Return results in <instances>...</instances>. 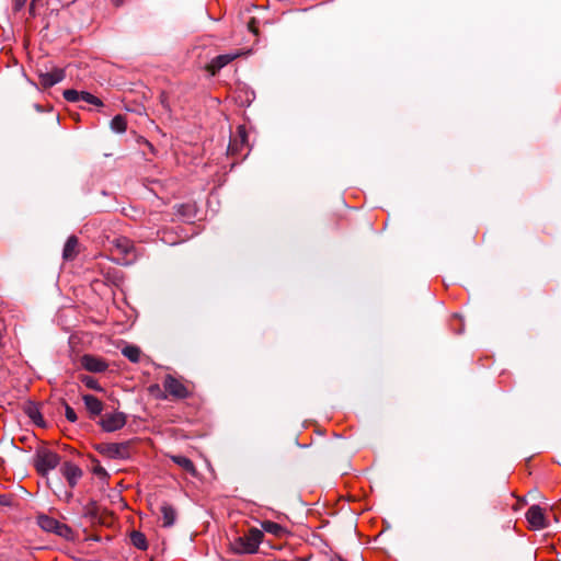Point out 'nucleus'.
Masks as SVG:
<instances>
[{
	"label": "nucleus",
	"mask_w": 561,
	"mask_h": 561,
	"mask_svg": "<svg viewBox=\"0 0 561 561\" xmlns=\"http://www.w3.org/2000/svg\"><path fill=\"white\" fill-rule=\"evenodd\" d=\"M65 416L71 423H75L78 419L75 410L67 403H65Z\"/></svg>",
	"instance_id": "a878e982"
},
{
	"label": "nucleus",
	"mask_w": 561,
	"mask_h": 561,
	"mask_svg": "<svg viewBox=\"0 0 561 561\" xmlns=\"http://www.w3.org/2000/svg\"><path fill=\"white\" fill-rule=\"evenodd\" d=\"M262 530L251 528L244 536L239 537L233 541L232 549L237 553H255L262 542Z\"/></svg>",
	"instance_id": "f03ea898"
},
{
	"label": "nucleus",
	"mask_w": 561,
	"mask_h": 561,
	"mask_svg": "<svg viewBox=\"0 0 561 561\" xmlns=\"http://www.w3.org/2000/svg\"><path fill=\"white\" fill-rule=\"evenodd\" d=\"M31 419L34 421L35 424L44 426V421L42 415L38 412H31L30 413Z\"/></svg>",
	"instance_id": "bb28decb"
},
{
	"label": "nucleus",
	"mask_w": 561,
	"mask_h": 561,
	"mask_svg": "<svg viewBox=\"0 0 561 561\" xmlns=\"http://www.w3.org/2000/svg\"><path fill=\"white\" fill-rule=\"evenodd\" d=\"M111 128L116 133H124L127 128V123L124 116L116 115L111 121Z\"/></svg>",
	"instance_id": "4be33fe9"
},
{
	"label": "nucleus",
	"mask_w": 561,
	"mask_h": 561,
	"mask_svg": "<svg viewBox=\"0 0 561 561\" xmlns=\"http://www.w3.org/2000/svg\"><path fill=\"white\" fill-rule=\"evenodd\" d=\"M108 250L113 260L121 265L133 264L138 257L134 242L126 237H116L111 240Z\"/></svg>",
	"instance_id": "f257e3e1"
},
{
	"label": "nucleus",
	"mask_w": 561,
	"mask_h": 561,
	"mask_svg": "<svg viewBox=\"0 0 561 561\" xmlns=\"http://www.w3.org/2000/svg\"><path fill=\"white\" fill-rule=\"evenodd\" d=\"M59 461V456L47 448L38 449L34 459L36 470L41 474H46L48 471L55 469Z\"/></svg>",
	"instance_id": "20e7f679"
},
{
	"label": "nucleus",
	"mask_w": 561,
	"mask_h": 561,
	"mask_svg": "<svg viewBox=\"0 0 561 561\" xmlns=\"http://www.w3.org/2000/svg\"><path fill=\"white\" fill-rule=\"evenodd\" d=\"M248 146V134L244 126H238L236 137L230 141L228 150L234 154Z\"/></svg>",
	"instance_id": "ddd939ff"
},
{
	"label": "nucleus",
	"mask_w": 561,
	"mask_h": 561,
	"mask_svg": "<svg viewBox=\"0 0 561 561\" xmlns=\"http://www.w3.org/2000/svg\"><path fill=\"white\" fill-rule=\"evenodd\" d=\"M93 471L100 478H106L108 476L106 470L103 467H101V466L94 467Z\"/></svg>",
	"instance_id": "c85d7f7f"
},
{
	"label": "nucleus",
	"mask_w": 561,
	"mask_h": 561,
	"mask_svg": "<svg viewBox=\"0 0 561 561\" xmlns=\"http://www.w3.org/2000/svg\"><path fill=\"white\" fill-rule=\"evenodd\" d=\"M164 390L176 399H185L190 394L187 387L178 378L167 375L163 380Z\"/></svg>",
	"instance_id": "423d86ee"
},
{
	"label": "nucleus",
	"mask_w": 561,
	"mask_h": 561,
	"mask_svg": "<svg viewBox=\"0 0 561 561\" xmlns=\"http://www.w3.org/2000/svg\"><path fill=\"white\" fill-rule=\"evenodd\" d=\"M126 421L123 412L105 413L100 420V425L105 432H115L123 428Z\"/></svg>",
	"instance_id": "0eeeda50"
},
{
	"label": "nucleus",
	"mask_w": 561,
	"mask_h": 561,
	"mask_svg": "<svg viewBox=\"0 0 561 561\" xmlns=\"http://www.w3.org/2000/svg\"><path fill=\"white\" fill-rule=\"evenodd\" d=\"M124 1H125V0H113L114 4H115L116 7H118V5L123 4V2H124Z\"/></svg>",
	"instance_id": "7c9ffc66"
},
{
	"label": "nucleus",
	"mask_w": 561,
	"mask_h": 561,
	"mask_svg": "<svg viewBox=\"0 0 561 561\" xmlns=\"http://www.w3.org/2000/svg\"><path fill=\"white\" fill-rule=\"evenodd\" d=\"M169 457L175 465L182 468L185 472L190 473L193 477H196L197 470L191 459L181 455H170Z\"/></svg>",
	"instance_id": "2eb2a0df"
},
{
	"label": "nucleus",
	"mask_w": 561,
	"mask_h": 561,
	"mask_svg": "<svg viewBox=\"0 0 561 561\" xmlns=\"http://www.w3.org/2000/svg\"><path fill=\"white\" fill-rule=\"evenodd\" d=\"M79 241L76 236H70L64 247L62 257L65 260H73L78 254Z\"/></svg>",
	"instance_id": "dca6fc26"
},
{
	"label": "nucleus",
	"mask_w": 561,
	"mask_h": 561,
	"mask_svg": "<svg viewBox=\"0 0 561 561\" xmlns=\"http://www.w3.org/2000/svg\"><path fill=\"white\" fill-rule=\"evenodd\" d=\"M262 528L266 533L278 536V537H280L285 533L284 527H282L279 524L271 522V520L263 522Z\"/></svg>",
	"instance_id": "412c9836"
},
{
	"label": "nucleus",
	"mask_w": 561,
	"mask_h": 561,
	"mask_svg": "<svg viewBox=\"0 0 561 561\" xmlns=\"http://www.w3.org/2000/svg\"><path fill=\"white\" fill-rule=\"evenodd\" d=\"M35 1H36V0H33V1H32V3H31V9H30V10H31V12H33V7H34V2H35Z\"/></svg>",
	"instance_id": "473e14b6"
},
{
	"label": "nucleus",
	"mask_w": 561,
	"mask_h": 561,
	"mask_svg": "<svg viewBox=\"0 0 561 561\" xmlns=\"http://www.w3.org/2000/svg\"><path fill=\"white\" fill-rule=\"evenodd\" d=\"M66 77L65 70L60 68H55L49 72H41L38 75L39 83L44 88H50L59 82H61Z\"/></svg>",
	"instance_id": "9b49d317"
},
{
	"label": "nucleus",
	"mask_w": 561,
	"mask_h": 561,
	"mask_svg": "<svg viewBox=\"0 0 561 561\" xmlns=\"http://www.w3.org/2000/svg\"><path fill=\"white\" fill-rule=\"evenodd\" d=\"M26 1L27 0H14V3H13L14 11H20L24 7Z\"/></svg>",
	"instance_id": "c756f323"
},
{
	"label": "nucleus",
	"mask_w": 561,
	"mask_h": 561,
	"mask_svg": "<svg viewBox=\"0 0 561 561\" xmlns=\"http://www.w3.org/2000/svg\"><path fill=\"white\" fill-rule=\"evenodd\" d=\"M81 366L91 373H103L108 367L104 359L90 354H85L81 357Z\"/></svg>",
	"instance_id": "1a4fd4ad"
},
{
	"label": "nucleus",
	"mask_w": 561,
	"mask_h": 561,
	"mask_svg": "<svg viewBox=\"0 0 561 561\" xmlns=\"http://www.w3.org/2000/svg\"><path fill=\"white\" fill-rule=\"evenodd\" d=\"M84 405L89 413L93 416L100 415L103 411V403L96 397L92 394H84L82 397Z\"/></svg>",
	"instance_id": "4468645a"
},
{
	"label": "nucleus",
	"mask_w": 561,
	"mask_h": 561,
	"mask_svg": "<svg viewBox=\"0 0 561 561\" xmlns=\"http://www.w3.org/2000/svg\"><path fill=\"white\" fill-rule=\"evenodd\" d=\"M130 541L136 548H138L140 550H147V548H148L147 538L141 531H138V530L131 531Z\"/></svg>",
	"instance_id": "6ab92c4d"
},
{
	"label": "nucleus",
	"mask_w": 561,
	"mask_h": 561,
	"mask_svg": "<svg viewBox=\"0 0 561 561\" xmlns=\"http://www.w3.org/2000/svg\"><path fill=\"white\" fill-rule=\"evenodd\" d=\"M130 442L122 443H101L96 445V450L111 459H127L130 457Z\"/></svg>",
	"instance_id": "7ed1b4c3"
},
{
	"label": "nucleus",
	"mask_w": 561,
	"mask_h": 561,
	"mask_svg": "<svg viewBox=\"0 0 561 561\" xmlns=\"http://www.w3.org/2000/svg\"><path fill=\"white\" fill-rule=\"evenodd\" d=\"M240 55H241V53L239 50H237L236 53H230V54H224V55L216 56L215 58L211 59V61L207 66V70L211 75H215L221 68H224L225 66H227L228 64L233 61L236 58H238Z\"/></svg>",
	"instance_id": "9d476101"
},
{
	"label": "nucleus",
	"mask_w": 561,
	"mask_h": 561,
	"mask_svg": "<svg viewBox=\"0 0 561 561\" xmlns=\"http://www.w3.org/2000/svg\"><path fill=\"white\" fill-rule=\"evenodd\" d=\"M176 214L184 219H192L195 216V207L191 204H181L175 207Z\"/></svg>",
	"instance_id": "aec40b11"
},
{
	"label": "nucleus",
	"mask_w": 561,
	"mask_h": 561,
	"mask_svg": "<svg viewBox=\"0 0 561 561\" xmlns=\"http://www.w3.org/2000/svg\"><path fill=\"white\" fill-rule=\"evenodd\" d=\"M61 473L70 488H75L82 477V470L72 462H65L61 467Z\"/></svg>",
	"instance_id": "f8f14e48"
},
{
	"label": "nucleus",
	"mask_w": 561,
	"mask_h": 561,
	"mask_svg": "<svg viewBox=\"0 0 561 561\" xmlns=\"http://www.w3.org/2000/svg\"><path fill=\"white\" fill-rule=\"evenodd\" d=\"M526 518L533 529H542L548 525L543 510L538 505H533L528 508Z\"/></svg>",
	"instance_id": "6e6552de"
},
{
	"label": "nucleus",
	"mask_w": 561,
	"mask_h": 561,
	"mask_svg": "<svg viewBox=\"0 0 561 561\" xmlns=\"http://www.w3.org/2000/svg\"><path fill=\"white\" fill-rule=\"evenodd\" d=\"M122 354L128 358L131 363H138L141 357V351L138 346L135 345H126L122 350Z\"/></svg>",
	"instance_id": "a211bd4d"
},
{
	"label": "nucleus",
	"mask_w": 561,
	"mask_h": 561,
	"mask_svg": "<svg viewBox=\"0 0 561 561\" xmlns=\"http://www.w3.org/2000/svg\"><path fill=\"white\" fill-rule=\"evenodd\" d=\"M160 512L162 514L163 527L173 526L176 519L175 508L168 503H163L160 507Z\"/></svg>",
	"instance_id": "f3484780"
},
{
	"label": "nucleus",
	"mask_w": 561,
	"mask_h": 561,
	"mask_svg": "<svg viewBox=\"0 0 561 561\" xmlns=\"http://www.w3.org/2000/svg\"><path fill=\"white\" fill-rule=\"evenodd\" d=\"M80 96H81L80 101H83L89 104H93L95 106H103V102L99 98L94 96L93 94H91L89 92L81 91Z\"/></svg>",
	"instance_id": "5701e85b"
},
{
	"label": "nucleus",
	"mask_w": 561,
	"mask_h": 561,
	"mask_svg": "<svg viewBox=\"0 0 561 561\" xmlns=\"http://www.w3.org/2000/svg\"><path fill=\"white\" fill-rule=\"evenodd\" d=\"M81 382L88 387L89 389H93V390H98V391H101L102 388L100 387L98 380L91 376H82L81 377Z\"/></svg>",
	"instance_id": "b1692460"
},
{
	"label": "nucleus",
	"mask_w": 561,
	"mask_h": 561,
	"mask_svg": "<svg viewBox=\"0 0 561 561\" xmlns=\"http://www.w3.org/2000/svg\"><path fill=\"white\" fill-rule=\"evenodd\" d=\"M80 95H81V92L73 90V89H68V90L64 91V98L68 102H79L80 98H81Z\"/></svg>",
	"instance_id": "393cba45"
},
{
	"label": "nucleus",
	"mask_w": 561,
	"mask_h": 561,
	"mask_svg": "<svg viewBox=\"0 0 561 561\" xmlns=\"http://www.w3.org/2000/svg\"><path fill=\"white\" fill-rule=\"evenodd\" d=\"M3 346V334H2V331L0 330V348Z\"/></svg>",
	"instance_id": "2f4dec72"
},
{
	"label": "nucleus",
	"mask_w": 561,
	"mask_h": 561,
	"mask_svg": "<svg viewBox=\"0 0 561 561\" xmlns=\"http://www.w3.org/2000/svg\"><path fill=\"white\" fill-rule=\"evenodd\" d=\"M0 505L2 506H11L12 505V497L8 494H0Z\"/></svg>",
	"instance_id": "cd10ccee"
},
{
	"label": "nucleus",
	"mask_w": 561,
	"mask_h": 561,
	"mask_svg": "<svg viewBox=\"0 0 561 561\" xmlns=\"http://www.w3.org/2000/svg\"><path fill=\"white\" fill-rule=\"evenodd\" d=\"M37 524L43 530L54 533L64 538H69L71 535L70 527L47 515H39Z\"/></svg>",
	"instance_id": "39448f33"
}]
</instances>
